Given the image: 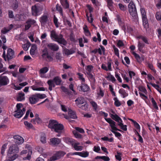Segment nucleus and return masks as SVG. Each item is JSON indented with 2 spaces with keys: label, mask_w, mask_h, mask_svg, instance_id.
Here are the masks:
<instances>
[{
  "label": "nucleus",
  "mask_w": 161,
  "mask_h": 161,
  "mask_svg": "<svg viewBox=\"0 0 161 161\" xmlns=\"http://www.w3.org/2000/svg\"><path fill=\"white\" fill-rule=\"evenodd\" d=\"M112 60L111 58H109L107 63L108 69V70H112L111 64Z\"/></svg>",
  "instance_id": "c03bdc74"
},
{
  "label": "nucleus",
  "mask_w": 161,
  "mask_h": 161,
  "mask_svg": "<svg viewBox=\"0 0 161 161\" xmlns=\"http://www.w3.org/2000/svg\"><path fill=\"white\" fill-rule=\"evenodd\" d=\"M68 114L69 115L70 118L73 119H76L77 118L76 113L75 111H73L71 109L69 110Z\"/></svg>",
  "instance_id": "b1692460"
},
{
  "label": "nucleus",
  "mask_w": 161,
  "mask_h": 161,
  "mask_svg": "<svg viewBox=\"0 0 161 161\" xmlns=\"http://www.w3.org/2000/svg\"><path fill=\"white\" fill-rule=\"evenodd\" d=\"M87 74L88 75L89 79L91 80V81H93V82L95 83L96 82V79L91 72H88Z\"/></svg>",
  "instance_id": "a19ab883"
},
{
  "label": "nucleus",
  "mask_w": 161,
  "mask_h": 161,
  "mask_svg": "<svg viewBox=\"0 0 161 161\" xmlns=\"http://www.w3.org/2000/svg\"><path fill=\"white\" fill-rule=\"evenodd\" d=\"M12 7L14 11L17 9L19 7V2L17 0H12Z\"/></svg>",
  "instance_id": "393cba45"
},
{
  "label": "nucleus",
  "mask_w": 161,
  "mask_h": 161,
  "mask_svg": "<svg viewBox=\"0 0 161 161\" xmlns=\"http://www.w3.org/2000/svg\"><path fill=\"white\" fill-rule=\"evenodd\" d=\"M95 159H101L104 161H109L110 160V158L109 157L106 156H97L95 158Z\"/></svg>",
  "instance_id": "f704fd0d"
},
{
  "label": "nucleus",
  "mask_w": 161,
  "mask_h": 161,
  "mask_svg": "<svg viewBox=\"0 0 161 161\" xmlns=\"http://www.w3.org/2000/svg\"><path fill=\"white\" fill-rule=\"evenodd\" d=\"M113 47L114 48V53L115 55L118 57H119V52L118 49L114 45L113 46Z\"/></svg>",
  "instance_id": "e2e57ef3"
},
{
  "label": "nucleus",
  "mask_w": 161,
  "mask_h": 161,
  "mask_svg": "<svg viewBox=\"0 0 161 161\" xmlns=\"http://www.w3.org/2000/svg\"><path fill=\"white\" fill-rule=\"evenodd\" d=\"M56 9L60 13V15L63 16V8L60 5L57 3L56 6Z\"/></svg>",
  "instance_id": "c756f323"
},
{
  "label": "nucleus",
  "mask_w": 161,
  "mask_h": 161,
  "mask_svg": "<svg viewBox=\"0 0 161 161\" xmlns=\"http://www.w3.org/2000/svg\"><path fill=\"white\" fill-rule=\"evenodd\" d=\"M60 2L64 8L67 9L69 8V4L68 0H60Z\"/></svg>",
  "instance_id": "a211bd4d"
},
{
  "label": "nucleus",
  "mask_w": 161,
  "mask_h": 161,
  "mask_svg": "<svg viewBox=\"0 0 161 161\" xmlns=\"http://www.w3.org/2000/svg\"><path fill=\"white\" fill-rule=\"evenodd\" d=\"M119 92L123 96V98H125L128 96V94L123 89H120Z\"/></svg>",
  "instance_id": "72a5a7b5"
},
{
  "label": "nucleus",
  "mask_w": 161,
  "mask_h": 161,
  "mask_svg": "<svg viewBox=\"0 0 161 161\" xmlns=\"http://www.w3.org/2000/svg\"><path fill=\"white\" fill-rule=\"evenodd\" d=\"M90 103L92 106V107L94 108L95 110H96L97 109V103L94 101H92L90 102Z\"/></svg>",
  "instance_id": "774afa93"
},
{
  "label": "nucleus",
  "mask_w": 161,
  "mask_h": 161,
  "mask_svg": "<svg viewBox=\"0 0 161 161\" xmlns=\"http://www.w3.org/2000/svg\"><path fill=\"white\" fill-rule=\"evenodd\" d=\"M29 100L31 104H35L38 101L36 94L31 95L29 97Z\"/></svg>",
  "instance_id": "ddd939ff"
},
{
  "label": "nucleus",
  "mask_w": 161,
  "mask_h": 161,
  "mask_svg": "<svg viewBox=\"0 0 161 161\" xmlns=\"http://www.w3.org/2000/svg\"><path fill=\"white\" fill-rule=\"evenodd\" d=\"M19 148L17 144H13L9 148L8 153L9 154H17L19 153Z\"/></svg>",
  "instance_id": "1a4fd4ad"
},
{
  "label": "nucleus",
  "mask_w": 161,
  "mask_h": 161,
  "mask_svg": "<svg viewBox=\"0 0 161 161\" xmlns=\"http://www.w3.org/2000/svg\"><path fill=\"white\" fill-rule=\"evenodd\" d=\"M13 138L14 139L16 140L15 141V142L16 144H18V145L21 144L24 141L23 138L21 136L19 135H15L14 136Z\"/></svg>",
  "instance_id": "4468645a"
},
{
  "label": "nucleus",
  "mask_w": 161,
  "mask_h": 161,
  "mask_svg": "<svg viewBox=\"0 0 161 161\" xmlns=\"http://www.w3.org/2000/svg\"><path fill=\"white\" fill-rule=\"evenodd\" d=\"M131 0H124L125 3H130L128 5V10L130 15L133 17H136L137 15V12L135 5Z\"/></svg>",
  "instance_id": "20e7f679"
},
{
  "label": "nucleus",
  "mask_w": 161,
  "mask_h": 161,
  "mask_svg": "<svg viewBox=\"0 0 161 161\" xmlns=\"http://www.w3.org/2000/svg\"><path fill=\"white\" fill-rule=\"evenodd\" d=\"M14 51L12 49L9 48L8 49L6 57L8 60L11 59L14 57Z\"/></svg>",
  "instance_id": "2eb2a0df"
},
{
  "label": "nucleus",
  "mask_w": 161,
  "mask_h": 161,
  "mask_svg": "<svg viewBox=\"0 0 161 161\" xmlns=\"http://www.w3.org/2000/svg\"><path fill=\"white\" fill-rule=\"evenodd\" d=\"M47 127L52 131L55 132H60L64 128L63 124L59 123L57 121L54 119H50L49 120Z\"/></svg>",
  "instance_id": "f257e3e1"
},
{
  "label": "nucleus",
  "mask_w": 161,
  "mask_h": 161,
  "mask_svg": "<svg viewBox=\"0 0 161 161\" xmlns=\"http://www.w3.org/2000/svg\"><path fill=\"white\" fill-rule=\"evenodd\" d=\"M62 80L61 78L58 76L55 77L53 80H48L47 83L49 86V90L50 91L52 90V88L54 87L55 85H62Z\"/></svg>",
  "instance_id": "7ed1b4c3"
},
{
  "label": "nucleus",
  "mask_w": 161,
  "mask_h": 161,
  "mask_svg": "<svg viewBox=\"0 0 161 161\" xmlns=\"http://www.w3.org/2000/svg\"><path fill=\"white\" fill-rule=\"evenodd\" d=\"M47 58V59L46 60L48 62L51 61L53 60V58L50 55H49L48 53L44 57L42 58Z\"/></svg>",
  "instance_id": "4d7b16f0"
},
{
  "label": "nucleus",
  "mask_w": 161,
  "mask_h": 161,
  "mask_svg": "<svg viewBox=\"0 0 161 161\" xmlns=\"http://www.w3.org/2000/svg\"><path fill=\"white\" fill-rule=\"evenodd\" d=\"M114 104L116 106L119 107L121 105L120 102L119 100L117 97H114Z\"/></svg>",
  "instance_id": "37998d69"
},
{
  "label": "nucleus",
  "mask_w": 161,
  "mask_h": 161,
  "mask_svg": "<svg viewBox=\"0 0 161 161\" xmlns=\"http://www.w3.org/2000/svg\"><path fill=\"white\" fill-rule=\"evenodd\" d=\"M75 149L76 151H81L83 149V147L82 146H73Z\"/></svg>",
  "instance_id": "0e129e2a"
},
{
  "label": "nucleus",
  "mask_w": 161,
  "mask_h": 161,
  "mask_svg": "<svg viewBox=\"0 0 161 161\" xmlns=\"http://www.w3.org/2000/svg\"><path fill=\"white\" fill-rule=\"evenodd\" d=\"M23 105L22 103L17 104L16 106L17 109L14 111V112L15 113L14 114V116L16 118H19L23 115V113L21 110V108L23 107Z\"/></svg>",
  "instance_id": "0eeeda50"
},
{
  "label": "nucleus",
  "mask_w": 161,
  "mask_h": 161,
  "mask_svg": "<svg viewBox=\"0 0 161 161\" xmlns=\"http://www.w3.org/2000/svg\"><path fill=\"white\" fill-rule=\"evenodd\" d=\"M132 54L134 56L135 58L136 59L137 62L139 63H140L141 62V57L139 55L136 53L134 52H133L132 53Z\"/></svg>",
  "instance_id": "e433bc0d"
},
{
  "label": "nucleus",
  "mask_w": 161,
  "mask_h": 161,
  "mask_svg": "<svg viewBox=\"0 0 161 161\" xmlns=\"http://www.w3.org/2000/svg\"><path fill=\"white\" fill-rule=\"evenodd\" d=\"M31 9L32 15L37 16L38 14H40L42 11L43 7L41 6L38 5L37 4H36L32 6Z\"/></svg>",
  "instance_id": "39448f33"
},
{
  "label": "nucleus",
  "mask_w": 161,
  "mask_h": 161,
  "mask_svg": "<svg viewBox=\"0 0 161 161\" xmlns=\"http://www.w3.org/2000/svg\"><path fill=\"white\" fill-rule=\"evenodd\" d=\"M46 45L49 49L54 52L58 51L59 48L58 46L54 43H47Z\"/></svg>",
  "instance_id": "9b49d317"
},
{
  "label": "nucleus",
  "mask_w": 161,
  "mask_h": 161,
  "mask_svg": "<svg viewBox=\"0 0 161 161\" xmlns=\"http://www.w3.org/2000/svg\"><path fill=\"white\" fill-rule=\"evenodd\" d=\"M24 124L29 129L33 128L34 127L33 126L31 123L28 122L27 121H24Z\"/></svg>",
  "instance_id": "a18cd8bd"
},
{
  "label": "nucleus",
  "mask_w": 161,
  "mask_h": 161,
  "mask_svg": "<svg viewBox=\"0 0 161 161\" xmlns=\"http://www.w3.org/2000/svg\"><path fill=\"white\" fill-rule=\"evenodd\" d=\"M36 48V46L35 44H33L32 45L30 51V53L31 55L35 54V51Z\"/></svg>",
  "instance_id": "c9c22d12"
},
{
  "label": "nucleus",
  "mask_w": 161,
  "mask_h": 161,
  "mask_svg": "<svg viewBox=\"0 0 161 161\" xmlns=\"http://www.w3.org/2000/svg\"><path fill=\"white\" fill-rule=\"evenodd\" d=\"M63 47L64 48V47ZM64 52L65 54L67 55L71 54L75 52V50L71 48L70 49H69L64 47Z\"/></svg>",
  "instance_id": "6ab92c4d"
},
{
  "label": "nucleus",
  "mask_w": 161,
  "mask_h": 161,
  "mask_svg": "<svg viewBox=\"0 0 161 161\" xmlns=\"http://www.w3.org/2000/svg\"><path fill=\"white\" fill-rule=\"evenodd\" d=\"M48 70V68L45 67L41 69L39 71L40 74H44L47 73Z\"/></svg>",
  "instance_id": "4c0bfd02"
},
{
  "label": "nucleus",
  "mask_w": 161,
  "mask_h": 161,
  "mask_svg": "<svg viewBox=\"0 0 161 161\" xmlns=\"http://www.w3.org/2000/svg\"><path fill=\"white\" fill-rule=\"evenodd\" d=\"M89 155V153L88 152L83 151L80 152V156L83 157H86Z\"/></svg>",
  "instance_id": "3c124183"
},
{
  "label": "nucleus",
  "mask_w": 161,
  "mask_h": 161,
  "mask_svg": "<svg viewBox=\"0 0 161 161\" xmlns=\"http://www.w3.org/2000/svg\"><path fill=\"white\" fill-rule=\"evenodd\" d=\"M66 153L63 151H59L57 152L53 156L50 157L47 161H53L59 159L61 157H63Z\"/></svg>",
  "instance_id": "423d86ee"
},
{
  "label": "nucleus",
  "mask_w": 161,
  "mask_h": 161,
  "mask_svg": "<svg viewBox=\"0 0 161 161\" xmlns=\"http://www.w3.org/2000/svg\"><path fill=\"white\" fill-rule=\"evenodd\" d=\"M50 36L52 39H54L59 44H62L64 46H66L67 44V42L63 38V35L60 34L58 36L54 30L51 31Z\"/></svg>",
  "instance_id": "f03ea898"
},
{
  "label": "nucleus",
  "mask_w": 161,
  "mask_h": 161,
  "mask_svg": "<svg viewBox=\"0 0 161 161\" xmlns=\"http://www.w3.org/2000/svg\"><path fill=\"white\" fill-rule=\"evenodd\" d=\"M31 122L33 124H36V123L40 124L42 123V120L40 118H37L32 119Z\"/></svg>",
  "instance_id": "7c9ffc66"
},
{
  "label": "nucleus",
  "mask_w": 161,
  "mask_h": 161,
  "mask_svg": "<svg viewBox=\"0 0 161 161\" xmlns=\"http://www.w3.org/2000/svg\"><path fill=\"white\" fill-rule=\"evenodd\" d=\"M117 155H115V158L117 160L120 161L122 159L121 155H122V153L121 152L118 151L117 152Z\"/></svg>",
  "instance_id": "de8ad7c7"
},
{
  "label": "nucleus",
  "mask_w": 161,
  "mask_h": 161,
  "mask_svg": "<svg viewBox=\"0 0 161 161\" xmlns=\"http://www.w3.org/2000/svg\"><path fill=\"white\" fill-rule=\"evenodd\" d=\"M64 141L67 143L71 144L72 146H73L74 142V140L73 139L66 137L64 138Z\"/></svg>",
  "instance_id": "cd10ccee"
},
{
  "label": "nucleus",
  "mask_w": 161,
  "mask_h": 161,
  "mask_svg": "<svg viewBox=\"0 0 161 161\" xmlns=\"http://www.w3.org/2000/svg\"><path fill=\"white\" fill-rule=\"evenodd\" d=\"M61 139L56 137H53L50 139L49 144L53 146H57L61 142Z\"/></svg>",
  "instance_id": "9d476101"
},
{
  "label": "nucleus",
  "mask_w": 161,
  "mask_h": 161,
  "mask_svg": "<svg viewBox=\"0 0 161 161\" xmlns=\"http://www.w3.org/2000/svg\"><path fill=\"white\" fill-rule=\"evenodd\" d=\"M25 94L22 92H19L17 95L16 99L17 101H21L25 100Z\"/></svg>",
  "instance_id": "412c9836"
},
{
  "label": "nucleus",
  "mask_w": 161,
  "mask_h": 161,
  "mask_svg": "<svg viewBox=\"0 0 161 161\" xmlns=\"http://www.w3.org/2000/svg\"><path fill=\"white\" fill-rule=\"evenodd\" d=\"M60 88L63 92L69 95H70L71 93V92L69 91L67 88L65 87L64 86H61L60 87Z\"/></svg>",
  "instance_id": "c85d7f7f"
},
{
  "label": "nucleus",
  "mask_w": 161,
  "mask_h": 161,
  "mask_svg": "<svg viewBox=\"0 0 161 161\" xmlns=\"http://www.w3.org/2000/svg\"><path fill=\"white\" fill-rule=\"evenodd\" d=\"M120 9L123 11H125L126 10V6L122 4L121 3H119L118 4Z\"/></svg>",
  "instance_id": "603ef678"
},
{
  "label": "nucleus",
  "mask_w": 161,
  "mask_h": 161,
  "mask_svg": "<svg viewBox=\"0 0 161 161\" xmlns=\"http://www.w3.org/2000/svg\"><path fill=\"white\" fill-rule=\"evenodd\" d=\"M88 104L86 101V103H84L82 105H81L78 107L82 110H86L88 108Z\"/></svg>",
  "instance_id": "473e14b6"
},
{
  "label": "nucleus",
  "mask_w": 161,
  "mask_h": 161,
  "mask_svg": "<svg viewBox=\"0 0 161 161\" xmlns=\"http://www.w3.org/2000/svg\"><path fill=\"white\" fill-rule=\"evenodd\" d=\"M69 39L70 40L73 42H75L76 41L75 39V36L73 32H71L69 35Z\"/></svg>",
  "instance_id": "13d9d810"
},
{
  "label": "nucleus",
  "mask_w": 161,
  "mask_h": 161,
  "mask_svg": "<svg viewBox=\"0 0 161 161\" xmlns=\"http://www.w3.org/2000/svg\"><path fill=\"white\" fill-rule=\"evenodd\" d=\"M48 21V17L47 15H43L40 19V21L42 24L45 25Z\"/></svg>",
  "instance_id": "aec40b11"
},
{
  "label": "nucleus",
  "mask_w": 161,
  "mask_h": 161,
  "mask_svg": "<svg viewBox=\"0 0 161 161\" xmlns=\"http://www.w3.org/2000/svg\"><path fill=\"white\" fill-rule=\"evenodd\" d=\"M75 101L78 107L82 104H83L85 103H86V102L84 98L82 97L77 98Z\"/></svg>",
  "instance_id": "dca6fc26"
},
{
  "label": "nucleus",
  "mask_w": 161,
  "mask_h": 161,
  "mask_svg": "<svg viewBox=\"0 0 161 161\" xmlns=\"http://www.w3.org/2000/svg\"><path fill=\"white\" fill-rule=\"evenodd\" d=\"M77 75L79 76V78L80 80H81V82H85V79L83 77V75L81 73H77Z\"/></svg>",
  "instance_id": "bf43d9fd"
},
{
  "label": "nucleus",
  "mask_w": 161,
  "mask_h": 161,
  "mask_svg": "<svg viewBox=\"0 0 161 161\" xmlns=\"http://www.w3.org/2000/svg\"><path fill=\"white\" fill-rule=\"evenodd\" d=\"M139 90L140 91L142 92L146 93H147V91L145 88L143 86H139L138 87Z\"/></svg>",
  "instance_id": "8fccbe9b"
},
{
  "label": "nucleus",
  "mask_w": 161,
  "mask_h": 161,
  "mask_svg": "<svg viewBox=\"0 0 161 161\" xmlns=\"http://www.w3.org/2000/svg\"><path fill=\"white\" fill-rule=\"evenodd\" d=\"M19 157V155L17 154H14L13 155L11 156L9 158L12 161H13Z\"/></svg>",
  "instance_id": "680f3d73"
},
{
  "label": "nucleus",
  "mask_w": 161,
  "mask_h": 161,
  "mask_svg": "<svg viewBox=\"0 0 161 161\" xmlns=\"http://www.w3.org/2000/svg\"><path fill=\"white\" fill-rule=\"evenodd\" d=\"M35 21L34 20H29L26 22V25H25V30L26 31L28 30L31 26L32 24H33L35 23Z\"/></svg>",
  "instance_id": "f3484780"
},
{
  "label": "nucleus",
  "mask_w": 161,
  "mask_h": 161,
  "mask_svg": "<svg viewBox=\"0 0 161 161\" xmlns=\"http://www.w3.org/2000/svg\"><path fill=\"white\" fill-rule=\"evenodd\" d=\"M31 44L29 42L26 44H24L23 46L24 50L25 51H27L29 47Z\"/></svg>",
  "instance_id": "338daca9"
},
{
  "label": "nucleus",
  "mask_w": 161,
  "mask_h": 161,
  "mask_svg": "<svg viewBox=\"0 0 161 161\" xmlns=\"http://www.w3.org/2000/svg\"><path fill=\"white\" fill-rule=\"evenodd\" d=\"M118 125L120 126L121 129L123 130L126 131L127 130V126L126 125H124L123 123L118 124Z\"/></svg>",
  "instance_id": "49530a36"
},
{
  "label": "nucleus",
  "mask_w": 161,
  "mask_h": 161,
  "mask_svg": "<svg viewBox=\"0 0 161 161\" xmlns=\"http://www.w3.org/2000/svg\"><path fill=\"white\" fill-rule=\"evenodd\" d=\"M77 89L80 92H88L90 88L89 86L85 82H81L80 85H78L77 86Z\"/></svg>",
  "instance_id": "6e6552de"
},
{
  "label": "nucleus",
  "mask_w": 161,
  "mask_h": 161,
  "mask_svg": "<svg viewBox=\"0 0 161 161\" xmlns=\"http://www.w3.org/2000/svg\"><path fill=\"white\" fill-rule=\"evenodd\" d=\"M84 33L86 36H91V34L90 31L88 29V27L86 25H84V27L83 28Z\"/></svg>",
  "instance_id": "2f4dec72"
},
{
  "label": "nucleus",
  "mask_w": 161,
  "mask_h": 161,
  "mask_svg": "<svg viewBox=\"0 0 161 161\" xmlns=\"http://www.w3.org/2000/svg\"><path fill=\"white\" fill-rule=\"evenodd\" d=\"M73 133L74 134L75 137L76 138L80 139L82 138V136L79 134L78 132L76 130L73 131Z\"/></svg>",
  "instance_id": "58836bf2"
},
{
  "label": "nucleus",
  "mask_w": 161,
  "mask_h": 161,
  "mask_svg": "<svg viewBox=\"0 0 161 161\" xmlns=\"http://www.w3.org/2000/svg\"><path fill=\"white\" fill-rule=\"evenodd\" d=\"M148 67L151 69L154 73L156 72V70L155 69L153 64L149 63H148Z\"/></svg>",
  "instance_id": "5fc2aeb1"
},
{
  "label": "nucleus",
  "mask_w": 161,
  "mask_h": 161,
  "mask_svg": "<svg viewBox=\"0 0 161 161\" xmlns=\"http://www.w3.org/2000/svg\"><path fill=\"white\" fill-rule=\"evenodd\" d=\"M109 124L112 129V130H114V128L116 127V122L113 120Z\"/></svg>",
  "instance_id": "6e6d98bb"
},
{
  "label": "nucleus",
  "mask_w": 161,
  "mask_h": 161,
  "mask_svg": "<svg viewBox=\"0 0 161 161\" xmlns=\"http://www.w3.org/2000/svg\"><path fill=\"white\" fill-rule=\"evenodd\" d=\"M9 81V79L7 76H0V86L7 85Z\"/></svg>",
  "instance_id": "f8f14e48"
},
{
  "label": "nucleus",
  "mask_w": 161,
  "mask_h": 161,
  "mask_svg": "<svg viewBox=\"0 0 161 161\" xmlns=\"http://www.w3.org/2000/svg\"><path fill=\"white\" fill-rule=\"evenodd\" d=\"M36 94L38 101L39 100V99H43L47 97L46 95L44 94H41L40 93H36Z\"/></svg>",
  "instance_id": "79ce46f5"
},
{
  "label": "nucleus",
  "mask_w": 161,
  "mask_h": 161,
  "mask_svg": "<svg viewBox=\"0 0 161 161\" xmlns=\"http://www.w3.org/2000/svg\"><path fill=\"white\" fill-rule=\"evenodd\" d=\"M143 24L145 28L147 29L149 27V24L148 23L147 17H142Z\"/></svg>",
  "instance_id": "5701e85b"
},
{
  "label": "nucleus",
  "mask_w": 161,
  "mask_h": 161,
  "mask_svg": "<svg viewBox=\"0 0 161 161\" xmlns=\"http://www.w3.org/2000/svg\"><path fill=\"white\" fill-rule=\"evenodd\" d=\"M124 44L123 43L122 40H119L118 41V42L117 43V46L118 47H123L124 46Z\"/></svg>",
  "instance_id": "69168bd1"
},
{
  "label": "nucleus",
  "mask_w": 161,
  "mask_h": 161,
  "mask_svg": "<svg viewBox=\"0 0 161 161\" xmlns=\"http://www.w3.org/2000/svg\"><path fill=\"white\" fill-rule=\"evenodd\" d=\"M7 145L4 144L2 147L1 149V154L3 155L4 153L5 149L6 148Z\"/></svg>",
  "instance_id": "052dcab7"
},
{
  "label": "nucleus",
  "mask_w": 161,
  "mask_h": 161,
  "mask_svg": "<svg viewBox=\"0 0 161 161\" xmlns=\"http://www.w3.org/2000/svg\"><path fill=\"white\" fill-rule=\"evenodd\" d=\"M42 58L46 56V55H47V54L48 53L47 52V49L45 47L42 50Z\"/></svg>",
  "instance_id": "09e8293b"
},
{
  "label": "nucleus",
  "mask_w": 161,
  "mask_h": 161,
  "mask_svg": "<svg viewBox=\"0 0 161 161\" xmlns=\"http://www.w3.org/2000/svg\"><path fill=\"white\" fill-rule=\"evenodd\" d=\"M110 115L111 117L113 119L117 122L118 121V119L119 117L118 115L116 114H111Z\"/></svg>",
  "instance_id": "ea45409f"
},
{
  "label": "nucleus",
  "mask_w": 161,
  "mask_h": 161,
  "mask_svg": "<svg viewBox=\"0 0 161 161\" xmlns=\"http://www.w3.org/2000/svg\"><path fill=\"white\" fill-rule=\"evenodd\" d=\"M86 13V16L87 17V19L88 21L90 23H92L93 20V19L92 17V14L90 13L89 16H88V12L87 10H85Z\"/></svg>",
  "instance_id": "bb28decb"
},
{
  "label": "nucleus",
  "mask_w": 161,
  "mask_h": 161,
  "mask_svg": "<svg viewBox=\"0 0 161 161\" xmlns=\"http://www.w3.org/2000/svg\"><path fill=\"white\" fill-rule=\"evenodd\" d=\"M155 17L158 21L161 20V12L159 11L157 12L155 14Z\"/></svg>",
  "instance_id": "864d4df0"
},
{
  "label": "nucleus",
  "mask_w": 161,
  "mask_h": 161,
  "mask_svg": "<svg viewBox=\"0 0 161 161\" xmlns=\"http://www.w3.org/2000/svg\"><path fill=\"white\" fill-rule=\"evenodd\" d=\"M106 2L107 4V6L108 8L111 11H114V10L113 0H107Z\"/></svg>",
  "instance_id": "4be33fe9"
},
{
  "label": "nucleus",
  "mask_w": 161,
  "mask_h": 161,
  "mask_svg": "<svg viewBox=\"0 0 161 161\" xmlns=\"http://www.w3.org/2000/svg\"><path fill=\"white\" fill-rule=\"evenodd\" d=\"M145 46V44L141 43L140 42H138V50L142 53H144L145 52L144 51L143 49V48Z\"/></svg>",
  "instance_id": "a878e982"
}]
</instances>
